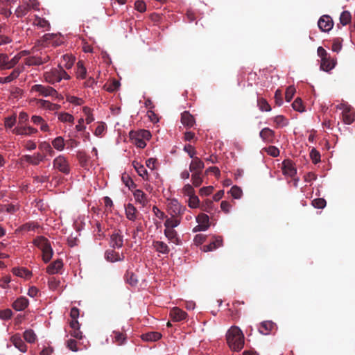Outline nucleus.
<instances>
[{
	"instance_id": "obj_1",
	"label": "nucleus",
	"mask_w": 355,
	"mask_h": 355,
	"mask_svg": "<svg viewBox=\"0 0 355 355\" xmlns=\"http://www.w3.org/2000/svg\"><path fill=\"white\" fill-rule=\"evenodd\" d=\"M226 339L229 347L234 351L239 352L244 346V335L238 327L230 328L226 334Z\"/></svg>"
},
{
	"instance_id": "obj_53",
	"label": "nucleus",
	"mask_w": 355,
	"mask_h": 355,
	"mask_svg": "<svg viewBox=\"0 0 355 355\" xmlns=\"http://www.w3.org/2000/svg\"><path fill=\"white\" fill-rule=\"evenodd\" d=\"M25 340L29 343H33L37 340V335L32 329H27L24 332Z\"/></svg>"
},
{
	"instance_id": "obj_26",
	"label": "nucleus",
	"mask_w": 355,
	"mask_h": 355,
	"mask_svg": "<svg viewBox=\"0 0 355 355\" xmlns=\"http://www.w3.org/2000/svg\"><path fill=\"white\" fill-rule=\"evenodd\" d=\"M132 166L137 171L138 175L140 176L144 180H149L148 173L142 164L137 161H133Z\"/></svg>"
},
{
	"instance_id": "obj_49",
	"label": "nucleus",
	"mask_w": 355,
	"mask_h": 355,
	"mask_svg": "<svg viewBox=\"0 0 355 355\" xmlns=\"http://www.w3.org/2000/svg\"><path fill=\"white\" fill-rule=\"evenodd\" d=\"M191 178L192 185L194 186L195 187H200L203 182V178H202V172L193 173H191Z\"/></svg>"
},
{
	"instance_id": "obj_56",
	"label": "nucleus",
	"mask_w": 355,
	"mask_h": 355,
	"mask_svg": "<svg viewBox=\"0 0 355 355\" xmlns=\"http://www.w3.org/2000/svg\"><path fill=\"white\" fill-rule=\"evenodd\" d=\"M0 69H10L9 57L6 53H0Z\"/></svg>"
},
{
	"instance_id": "obj_25",
	"label": "nucleus",
	"mask_w": 355,
	"mask_h": 355,
	"mask_svg": "<svg viewBox=\"0 0 355 355\" xmlns=\"http://www.w3.org/2000/svg\"><path fill=\"white\" fill-rule=\"evenodd\" d=\"M205 167L204 162L198 157L192 159L189 164V171L191 173L195 172L200 173Z\"/></svg>"
},
{
	"instance_id": "obj_51",
	"label": "nucleus",
	"mask_w": 355,
	"mask_h": 355,
	"mask_svg": "<svg viewBox=\"0 0 355 355\" xmlns=\"http://www.w3.org/2000/svg\"><path fill=\"white\" fill-rule=\"evenodd\" d=\"M48 286L51 291H59L60 286V281L58 278L51 277L48 279Z\"/></svg>"
},
{
	"instance_id": "obj_27",
	"label": "nucleus",
	"mask_w": 355,
	"mask_h": 355,
	"mask_svg": "<svg viewBox=\"0 0 355 355\" xmlns=\"http://www.w3.org/2000/svg\"><path fill=\"white\" fill-rule=\"evenodd\" d=\"M110 246L113 248H120L123 245V236L119 232H114L110 236Z\"/></svg>"
},
{
	"instance_id": "obj_37",
	"label": "nucleus",
	"mask_w": 355,
	"mask_h": 355,
	"mask_svg": "<svg viewBox=\"0 0 355 355\" xmlns=\"http://www.w3.org/2000/svg\"><path fill=\"white\" fill-rule=\"evenodd\" d=\"M181 122L184 126L191 128L195 123V119L189 112L184 111L181 114Z\"/></svg>"
},
{
	"instance_id": "obj_47",
	"label": "nucleus",
	"mask_w": 355,
	"mask_h": 355,
	"mask_svg": "<svg viewBox=\"0 0 355 355\" xmlns=\"http://www.w3.org/2000/svg\"><path fill=\"white\" fill-rule=\"evenodd\" d=\"M33 24L37 27L44 28L45 31H49L50 28L49 22L45 19L41 18L37 15L35 16Z\"/></svg>"
},
{
	"instance_id": "obj_18",
	"label": "nucleus",
	"mask_w": 355,
	"mask_h": 355,
	"mask_svg": "<svg viewBox=\"0 0 355 355\" xmlns=\"http://www.w3.org/2000/svg\"><path fill=\"white\" fill-rule=\"evenodd\" d=\"M31 121L34 125L40 126V130L43 132H50V128L46 121L40 116L33 115Z\"/></svg>"
},
{
	"instance_id": "obj_62",
	"label": "nucleus",
	"mask_w": 355,
	"mask_h": 355,
	"mask_svg": "<svg viewBox=\"0 0 355 355\" xmlns=\"http://www.w3.org/2000/svg\"><path fill=\"white\" fill-rule=\"evenodd\" d=\"M194 186L190 184H186L182 189V193L184 196L189 197L193 194H195V190L193 188Z\"/></svg>"
},
{
	"instance_id": "obj_30",
	"label": "nucleus",
	"mask_w": 355,
	"mask_h": 355,
	"mask_svg": "<svg viewBox=\"0 0 355 355\" xmlns=\"http://www.w3.org/2000/svg\"><path fill=\"white\" fill-rule=\"evenodd\" d=\"M12 271V273L17 277L24 278L25 279H30L32 275V272L29 270L24 267L13 268Z\"/></svg>"
},
{
	"instance_id": "obj_28",
	"label": "nucleus",
	"mask_w": 355,
	"mask_h": 355,
	"mask_svg": "<svg viewBox=\"0 0 355 355\" xmlns=\"http://www.w3.org/2000/svg\"><path fill=\"white\" fill-rule=\"evenodd\" d=\"M275 324L272 321L262 322L259 326V331L263 335H268L275 329Z\"/></svg>"
},
{
	"instance_id": "obj_44",
	"label": "nucleus",
	"mask_w": 355,
	"mask_h": 355,
	"mask_svg": "<svg viewBox=\"0 0 355 355\" xmlns=\"http://www.w3.org/2000/svg\"><path fill=\"white\" fill-rule=\"evenodd\" d=\"M28 54L29 51L24 50L17 53L12 59H9L10 69L13 68L23 57H25Z\"/></svg>"
},
{
	"instance_id": "obj_42",
	"label": "nucleus",
	"mask_w": 355,
	"mask_h": 355,
	"mask_svg": "<svg viewBox=\"0 0 355 355\" xmlns=\"http://www.w3.org/2000/svg\"><path fill=\"white\" fill-rule=\"evenodd\" d=\"M105 257L107 261L111 262L122 261L124 259V256L123 254H119L118 252L112 250L106 252Z\"/></svg>"
},
{
	"instance_id": "obj_59",
	"label": "nucleus",
	"mask_w": 355,
	"mask_h": 355,
	"mask_svg": "<svg viewBox=\"0 0 355 355\" xmlns=\"http://www.w3.org/2000/svg\"><path fill=\"white\" fill-rule=\"evenodd\" d=\"M352 16L349 11H343L340 16V22L343 26L348 24L351 21Z\"/></svg>"
},
{
	"instance_id": "obj_58",
	"label": "nucleus",
	"mask_w": 355,
	"mask_h": 355,
	"mask_svg": "<svg viewBox=\"0 0 355 355\" xmlns=\"http://www.w3.org/2000/svg\"><path fill=\"white\" fill-rule=\"evenodd\" d=\"M229 193L234 199H240L243 196V191L241 188L236 185L233 186L230 189Z\"/></svg>"
},
{
	"instance_id": "obj_29",
	"label": "nucleus",
	"mask_w": 355,
	"mask_h": 355,
	"mask_svg": "<svg viewBox=\"0 0 355 355\" xmlns=\"http://www.w3.org/2000/svg\"><path fill=\"white\" fill-rule=\"evenodd\" d=\"M165 236L168 239L169 242L175 245H180L181 241L178 236V232L175 230L165 229L164 231Z\"/></svg>"
},
{
	"instance_id": "obj_15",
	"label": "nucleus",
	"mask_w": 355,
	"mask_h": 355,
	"mask_svg": "<svg viewBox=\"0 0 355 355\" xmlns=\"http://www.w3.org/2000/svg\"><path fill=\"white\" fill-rule=\"evenodd\" d=\"M50 60L48 55L42 56H30L26 59L25 64L28 66L41 65L46 63Z\"/></svg>"
},
{
	"instance_id": "obj_54",
	"label": "nucleus",
	"mask_w": 355,
	"mask_h": 355,
	"mask_svg": "<svg viewBox=\"0 0 355 355\" xmlns=\"http://www.w3.org/2000/svg\"><path fill=\"white\" fill-rule=\"evenodd\" d=\"M17 122V115L15 114L7 116L4 119V126L6 129L12 128Z\"/></svg>"
},
{
	"instance_id": "obj_16",
	"label": "nucleus",
	"mask_w": 355,
	"mask_h": 355,
	"mask_svg": "<svg viewBox=\"0 0 355 355\" xmlns=\"http://www.w3.org/2000/svg\"><path fill=\"white\" fill-rule=\"evenodd\" d=\"M63 261L60 259H58L50 263L46 268V272L49 275H53L60 272L63 268Z\"/></svg>"
},
{
	"instance_id": "obj_23",
	"label": "nucleus",
	"mask_w": 355,
	"mask_h": 355,
	"mask_svg": "<svg viewBox=\"0 0 355 355\" xmlns=\"http://www.w3.org/2000/svg\"><path fill=\"white\" fill-rule=\"evenodd\" d=\"M13 345L21 352L25 353L27 351V345L24 343L19 334H15L10 338Z\"/></svg>"
},
{
	"instance_id": "obj_10",
	"label": "nucleus",
	"mask_w": 355,
	"mask_h": 355,
	"mask_svg": "<svg viewBox=\"0 0 355 355\" xmlns=\"http://www.w3.org/2000/svg\"><path fill=\"white\" fill-rule=\"evenodd\" d=\"M132 195L135 203L140 207H145L148 204L149 198L143 190L135 188L132 190Z\"/></svg>"
},
{
	"instance_id": "obj_55",
	"label": "nucleus",
	"mask_w": 355,
	"mask_h": 355,
	"mask_svg": "<svg viewBox=\"0 0 355 355\" xmlns=\"http://www.w3.org/2000/svg\"><path fill=\"white\" fill-rule=\"evenodd\" d=\"M187 204L189 208L191 209H197L200 206V200L199 198L193 194L189 197Z\"/></svg>"
},
{
	"instance_id": "obj_8",
	"label": "nucleus",
	"mask_w": 355,
	"mask_h": 355,
	"mask_svg": "<svg viewBox=\"0 0 355 355\" xmlns=\"http://www.w3.org/2000/svg\"><path fill=\"white\" fill-rule=\"evenodd\" d=\"M31 10H40V3L37 0L24 1L22 5L17 8L15 13L17 17L21 18L25 16Z\"/></svg>"
},
{
	"instance_id": "obj_31",
	"label": "nucleus",
	"mask_w": 355,
	"mask_h": 355,
	"mask_svg": "<svg viewBox=\"0 0 355 355\" xmlns=\"http://www.w3.org/2000/svg\"><path fill=\"white\" fill-rule=\"evenodd\" d=\"M181 223L180 217L171 216L166 217L164 225L165 229L174 230Z\"/></svg>"
},
{
	"instance_id": "obj_6",
	"label": "nucleus",
	"mask_w": 355,
	"mask_h": 355,
	"mask_svg": "<svg viewBox=\"0 0 355 355\" xmlns=\"http://www.w3.org/2000/svg\"><path fill=\"white\" fill-rule=\"evenodd\" d=\"M31 92L37 94L38 96L43 97H53L54 98H59V94L54 88L51 86L36 84L31 87Z\"/></svg>"
},
{
	"instance_id": "obj_63",
	"label": "nucleus",
	"mask_w": 355,
	"mask_h": 355,
	"mask_svg": "<svg viewBox=\"0 0 355 355\" xmlns=\"http://www.w3.org/2000/svg\"><path fill=\"white\" fill-rule=\"evenodd\" d=\"M342 42H343V39H341L340 37L334 38L333 40V42H332L331 50L334 52H336V53L340 52L341 51L342 46H343Z\"/></svg>"
},
{
	"instance_id": "obj_20",
	"label": "nucleus",
	"mask_w": 355,
	"mask_h": 355,
	"mask_svg": "<svg viewBox=\"0 0 355 355\" xmlns=\"http://www.w3.org/2000/svg\"><path fill=\"white\" fill-rule=\"evenodd\" d=\"M170 316L173 321L180 322L187 318V313L180 308L175 306L170 311Z\"/></svg>"
},
{
	"instance_id": "obj_60",
	"label": "nucleus",
	"mask_w": 355,
	"mask_h": 355,
	"mask_svg": "<svg viewBox=\"0 0 355 355\" xmlns=\"http://www.w3.org/2000/svg\"><path fill=\"white\" fill-rule=\"evenodd\" d=\"M39 225L37 223L31 222V223H26L24 224L21 227V230L24 232H31L33 231L35 232L36 230L39 228Z\"/></svg>"
},
{
	"instance_id": "obj_22",
	"label": "nucleus",
	"mask_w": 355,
	"mask_h": 355,
	"mask_svg": "<svg viewBox=\"0 0 355 355\" xmlns=\"http://www.w3.org/2000/svg\"><path fill=\"white\" fill-rule=\"evenodd\" d=\"M275 132L269 128H263L259 132V137L266 143H272L275 140Z\"/></svg>"
},
{
	"instance_id": "obj_40",
	"label": "nucleus",
	"mask_w": 355,
	"mask_h": 355,
	"mask_svg": "<svg viewBox=\"0 0 355 355\" xmlns=\"http://www.w3.org/2000/svg\"><path fill=\"white\" fill-rule=\"evenodd\" d=\"M126 218L132 221H135L137 219V209L131 203H128L125 207Z\"/></svg>"
},
{
	"instance_id": "obj_11",
	"label": "nucleus",
	"mask_w": 355,
	"mask_h": 355,
	"mask_svg": "<svg viewBox=\"0 0 355 355\" xmlns=\"http://www.w3.org/2000/svg\"><path fill=\"white\" fill-rule=\"evenodd\" d=\"M198 225L193 228V232L206 231L209 227V218L205 214H200L196 217Z\"/></svg>"
},
{
	"instance_id": "obj_57",
	"label": "nucleus",
	"mask_w": 355,
	"mask_h": 355,
	"mask_svg": "<svg viewBox=\"0 0 355 355\" xmlns=\"http://www.w3.org/2000/svg\"><path fill=\"white\" fill-rule=\"evenodd\" d=\"M85 120L84 119V116H81L78 119L77 123L74 127L76 132L78 133L81 132H85L86 130L87 126L85 124Z\"/></svg>"
},
{
	"instance_id": "obj_35",
	"label": "nucleus",
	"mask_w": 355,
	"mask_h": 355,
	"mask_svg": "<svg viewBox=\"0 0 355 355\" xmlns=\"http://www.w3.org/2000/svg\"><path fill=\"white\" fill-rule=\"evenodd\" d=\"M223 245V239L220 236H217L215 238L214 241L211 242L208 245H205L203 246L202 250L204 252H210L213 251L219 247Z\"/></svg>"
},
{
	"instance_id": "obj_13",
	"label": "nucleus",
	"mask_w": 355,
	"mask_h": 355,
	"mask_svg": "<svg viewBox=\"0 0 355 355\" xmlns=\"http://www.w3.org/2000/svg\"><path fill=\"white\" fill-rule=\"evenodd\" d=\"M318 26L321 31L329 32L333 28L334 21L330 16L323 15L319 19Z\"/></svg>"
},
{
	"instance_id": "obj_12",
	"label": "nucleus",
	"mask_w": 355,
	"mask_h": 355,
	"mask_svg": "<svg viewBox=\"0 0 355 355\" xmlns=\"http://www.w3.org/2000/svg\"><path fill=\"white\" fill-rule=\"evenodd\" d=\"M13 134L20 136H31L37 132V130L31 126L20 125L14 128L12 130Z\"/></svg>"
},
{
	"instance_id": "obj_14",
	"label": "nucleus",
	"mask_w": 355,
	"mask_h": 355,
	"mask_svg": "<svg viewBox=\"0 0 355 355\" xmlns=\"http://www.w3.org/2000/svg\"><path fill=\"white\" fill-rule=\"evenodd\" d=\"M282 170L284 175L286 177L293 178L297 173V169L295 167L294 164L288 159L283 161Z\"/></svg>"
},
{
	"instance_id": "obj_24",
	"label": "nucleus",
	"mask_w": 355,
	"mask_h": 355,
	"mask_svg": "<svg viewBox=\"0 0 355 355\" xmlns=\"http://www.w3.org/2000/svg\"><path fill=\"white\" fill-rule=\"evenodd\" d=\"M45 155L37 153L33 155H26L23 157V160L33 165H38L44 159Z\"/></svg>"
},
{
	"instance_id": "obj_48",
	"label": "nucleus",
	"mask_w": 355,
	"mask_h": 355,
	"mask_svg": "<svg viewBox=\"0 0 355 355\" xmlns=\"http://www.w3.org/2000/svg\"><path fill=\"white\" fill-rule=\"evenodd\" d=\"M51 144L52 146L58 151H62L64 149V139L61 136L55 137Z\"/></svg>"
},
{
	"instance_id": "obj_46",
	"label": "nucleus",
	"mask_w": 355,
	"mask_h": 355,
	"mask_svg": "<svg viewBox=\"0 0 355 355\" xmlns=\"http://www.w3.org/2000/svg\"><path fill=\"white\" fill-rule=\"evenodd\" d=\"M276 128H283L288 125V121L283 115H277L271 119Z\"/></svg>"
},
{
	"instance_id": "obj_45",
	"label": "nucleus",
	"mask_w": 355,
	"mask_h": 355,
	"mask_svg": "<svg viewBox=\"0 0 355 355\" xmlns=\"http://www.w3.org/2000/svg\"><path fill=\"white\" fill-rule=\"evenodd\" d=\"M20 70L19 69H14L10 75L6 77H0V83L6 84L12 82L16 79L20 74Z\"/></svg>"
},
{
	"instance_id": "obj_3",
	"label": "nucleus",
	"mask_w": 355,
	"mask_h": 355,
	"mask_svg": "<svg viewBox=\"0 0 355 355\" xmlns=\"http://www.w3.org/2000/svg\"><path fill=\"white\" fill-rule=\"evenodd\" d=\"M70 76L64 70L61 64L57 68H53L44 73L45 81L51 85H54L62 80H69Z\"/></svg>"
},
{
	"instance_id": "obj_39",
	"label": "nucleus",
	"mask_w": 355,
	"mask_h": 355,
	"mask_svg": "<svg viewBox=\"0 0 355 355\" xmlns=\"http://www.w3.org/2000/svg\"><path fill=\"white\" fill-rule=\"evenodd\" d=\"M58 121L64 123H69L70 125L74 123V116L66 112H60L57 113Z\"/></svg>"
},
{
	"instance_id": "obj_17",
	"label": "nucleus",
	"mask_w": 355,
	"mask_h": 355,
	"mask_svg": "<svg viewBox=\"0 0 355 355\" xmlns=\"http://www.w3.org/2000/svg\"><path fill=\"white\" fill-rule=\"evenodd\" d=\"M337 60L334 58H331L330 55L325 59L320 60V69L324 71L329 72L336 67Z\"/></svg>"
},
{
	"instance_id": "obj_41",
	"label": "nucleus",
	"mask_w": 355,
	"mask_h": 355,
	"mask_svg": "<svg viewBox=\"0 0 355 355\" xmlns=\"http://www.w3.org/2000/svg\"><path fill=\"white\" fill-rule=\"evenodd\" d=\"M162 337V335L160 333L157 331H150L147 332L146 334H143L141 336V338L143 340L147 341V342H155L158 340H159Z\"/></svg>"
},
{
	"instance_id": "obj_33",
	"label": "nucleus",
	"mask_w": 355,
	"mask_h": 355,
	"mask_svg": "<svg viewBox=\"0 0 355 355\" xmlns=\"http://www.w3.org/2000/svg\"><path fill=\"white\" fill-rule=\"evenodd\" d=\"M153 246L157 252L163 254H168L170 252V248L168 245L161 241H153Z\"/></svg>"
},
{
	"instance_id": "obj_9",
	"label": "nucleus",
	"mask_w": 355,
	"mask_h": 355,
	"mask_svg": "<svg viewBox=\"0 0 355 355\" xmlns=\"http://www.w3.org/2000/svg\"><path fill=\"white\" fill-rule=\"evenodd\" d=\"M53 166L64 174L70 173V166L67 159L62 155L56 157L53 161Z\"/></svg>"
},
{
	"instance_id": "obj_38",
	"label": "nucleus",
	"mask_w": 355,
	"mask_h": 355,
	"mask_svg": "<svg viewBox=\"0 0 355 355\" xmlns=\"http://www.w3.org/2000/svg\"><path fill=\"white\" fill-rule=\"evenodd\" d=\"M62 62L61 65L62 68H66L67 69H71L75 62L76 58L72 54H64L62 56Z\"/></svg>"
},
{
	"instance_id": "obj_61",
	"label": "nucleus",
	"mask_w": 355,
	"mask_h": 355,
	"mask_svg": "<svg viewBox=\"0 0 355 355\" xmlns=\"http://www.w3.org/2000/svg\"><path fill=\"white\" fill-rule=\"evenodd\" d=\"M122 181L124 184L130 190L136 188L137 185L129 175H123Z\"/></svg>"
},
{
	"instance_id": "obj_5",
	"label": "nucleus",
	"mask_w": 355,
	"mask_h": 355,
	"mask_svg": "<svg viewBox=\"0 0 355 355\" xmlns=\"http://www.w3.org/2000/svg\"><path fill=\"white\" fill-rule=\"evenodd\" d=\"M166 207L167 211L172 216L181 217L187 211V207L176 198L168 199Z\"/></svg>"
},
{
	"instance_id": "obj_52",
	"label": "nucleus",
	"mask_w": 355,
	"mask_h": 355,
	"mask_svg": "<svg viewBox=\"0 0 355 355\" xmlns=\"http://www.w3.org/2000/svg\"><path fill=\"white\" fill-rule=\"evenodd\" d=\"M257 106L261 112H270L271 110V107L268 103V101L263 98H258L257 99Z\"/></svg>"
},
{
	"instance_id": "obj_21",
	"label": "nucleus",
	"mask_w": 355,
	"mask_h": 355,
	"mask_svg": "<svg viewBox=\"0 0 355 355\" xmlns=\"http://www.w3.org/2000/svg\"><path fill=\"white\" fill-rule=\"evenodd\" d=\"M29 300L26 297L21 296L13 302L12 306L15 311H21L27 308Z\"/></svg>"
},
{
	"instance_id": "obj_50",
	"label": "nucleus",
	"mask_w": 355,
	"mask_h": 355,
	"mask_svg": "<svg viewBox=\"0 0 355 355\" xmlns=\"http://www.w3.org/2000/svg\"><path fill=\"white\" fill-rule=\"evenodd\" d=\"M39 149L42 152L46 155H49V156H53L54 155V150L51 145L46 141H43L40 143V144L39 145Z\"/></svg>"
},
{
	"instance_id": "obj_4",
	"label": "nucleus",
	"mask_w": 355,
	"mask_h": 355,
	"mask_svg": "<svg viewBox=\"0 0 355 355\" xmlns=\"http://www.w3.org/2000/svg\"><path fill=\"white\" fill-rule=\"evenodd\" d=\"M129 135L132 143L140 148H144L146 146V141L151 137L150 131L147 130L130 131Z\"/></svg>"
},
{
	"instance_id": "obj_32",
	"label": "nucleus",
	"mask_w": 355,
	"mask_h": 355,
	"mask_svg": "<svg viewBox=\"0 0 355 355\" xmlns=\"http://www.w3.org/2000/svg\"><path fill=\"white\" fill-rule=\"evenodd\" d=\"M82 112L83 114L84 119L85 120V123L89 125L92 123L95 120V116L94 114V110L88 106H83L82 107Z\"/></svg>"
},
{
	"instance_id": "obj_34",
	"label": "nucleus",
	"mask_w": 355,
	"mask_h": 355,
	"mask_svg": "<svg viewBox=\"0 0 355 355\" xmlns=\"http://www.w3.org/2000/svg\"><path fill=\"white\" fill-rule=\"evenodd\" d=\"M110 337L112 338V342L117 345L124 344L126 340L125 334L119 331H113Z\"/></svg>"
},
{
	"instance_id": "obj_36",
	"label": "nucleus",
	"mask_w": 355,
	"mask_h": 355,
	"mask_svg": "<svg viewBox=\"0 0 355 355\" xmlns=\"http://www.w3.org/2000/svg\"><path fill=\"white\" fill-rule=\"evenodd\" d=\"M36 103L40 107L44 108L51 111L58 110L60 107V105L52 103L50 101L44 99H37Z\"/></svg>"
},
{
	"instance_id": "obj_43",
	"label": "nucleus",
	"mask_w": 355,
	"mask_h": 355,
	"mask_svg": "<svg viewBox=\"0 0 355 355\" xmlns=\"http://www.w3.org/2000/svg\"><path fill=\"white\" fill-rule=\"evenodd\" d=\"M76 75L78 79H85L87 75V69L84 66L83 62L80 60L76 64Z\"/></svg>"
},
{
	"instance_id": "obj_64",
	"label": "nucleus",
	"mask_w": 355,
	"mask_h": 355,
	"mask_svg": "<svg viewBox=\"0 0 355 355\" xmlns=\"http://www.w3.org/2000/svg\"><path fill=\"white\" fill-rule=\"evenodd\" d=\"M66 98L67 102L75 105H81L84 103V100L83 98L75 96L67 95Z\"/></svg>"
},
{
	"instance_id": "obj_2",
	"label": "nucleus",
	"mask_w": 355,
	"mask_h": 355,
	"mask_svg": "<svg viewBox=\"0 0 355 355\" xmlns=\"http://www.w3.org/2000/svg\"><path fill=\"white\" fill-rule=\"evenodd\" d=\"M33 243L42 251L43 261L45 263H49L53 255V250L49 240L43 236H39L33 241Z\"/></svg>"
},
{
	"instance_id": "obj_7",
	"label": "nucleus",
	"mask_w": 355,
	"mask_h": 355,
	"mask_svg": "<svg viewBox=\"0 0 355 355\" xmlns=\"http://www.w3.org/2000/svg\"><path fill=\"white\" fill-rule=\"evenodd\" d=\"M336 109L342 110V118L345 124L350 125L354 121L355 111L347 103L343 102L338 104Z\"/></svg>"
},
{
	"instance_id": "obj_19",
	"label": "nucleus",
	"mask_w": 355,
	"mask_h": 355,
	"mask_svg": "<svg viewBox=\"0 0 355 355\" xmlns=\"http://www.w3.org/2000/svg\"><path fill=\"white\" fill-rule=\"evenodd\" d=\"M107 132V125L105 122L100 121L95 123V128L93 131L94 136L102 138Z\"/></svg>"
}]
</instances>
